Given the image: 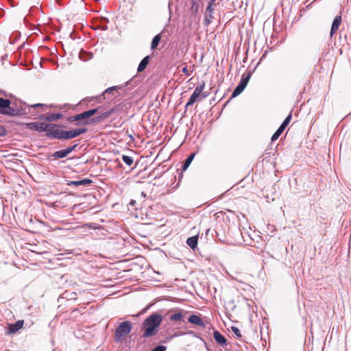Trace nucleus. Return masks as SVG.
I'll list each match as a JSON object with an SVG mask.
<instances>
[{
  "mask_svg": "<svg viewBox=\"0 0 351 351\" xmlns=\"http://www.w3.org/2000/svg\"><path fill=\"white\" fill-rule=\"evenodd\" d=\"M162 319V315L157 312L150 314L141 324L142 337L147 338L155 335L158 332Z\"/></svg>",
  "mask_w": 351,
  "mask_h": 351,
  "instance_id": "1",
  "label": "nucleus"
},
{
  "mask_svg": "<svg viewBox=\"0 0 351 351\" xmlns=\"http://www.w3.org/2000/svg\"><path fill=\"white\" fill-rule=\"evenodd\" d=\"M86 132L87 128H73L69 130H64L62 128H58V130L52 132V135L56 137V139L69 141L78 137Z\"/></svg>",
  "mask_w": 351,
  "mask_h": 351,
  "instance_id": "2",
  "label": "nucleus"
},
{
  "mask_svg": "<svg viewBox=\"0 0 351 351\" xmlns=\"http://www.w3.org/2000/svg\"><path fill=\"white\" fill-rule=\"evenodd\" d=\"M132 330V324L130 321H123L117 327L114 340L116 343L121 341L123 337L130 334Z\"/></svg>",
  "mask_w": 351,
  "mask_h": 351,
  "instance_id": "3",
  "label": "nucleus"
},
{
  "mask_svg": "<svg viewBox=\"0 0 351 351\" xmlns=\"http://www.w3.org/2000/svg\"><path fill=\"white\" fill-rule=\"evenodd\" d=\"M64 126L60 124H54L50 123L41 122L38 123V132H46V136L49 138L56 139L52 135V132L58 130V128H64Z\"/></svg>",
  "mask_w": 351,
  "mask_h": 351,
  "instance_id": "4",
  "label": "nucleus"
},
{
  "mask_svg": "<svg viewBox=\"0 0 351 351\" xmlns=\"http://www.w3.org/2000/svg\"><path fill=\"white\" fill-rule=\"evenodd\" d=\"M29 114V111L27 110V108L23 106L19 107L14 108L11 105H9L6 111L3 114L4 116L14 117H22Z\"/></svg>",
  "mask_w": 351,
  "mask_h": 351,
  "instance_id": "5",
  "label": "nucleus"
},
{
  "mask_svg": "<svg viewBox=\"0 0 351 351\" xmlns=\"http://www.w3.org/2000/svg\"><path fill=\"white\" fill-rule=\"evenodd\" d=\"M292 119V114L290 113L283 121V122L281 123V125L279 126V128L277 129V130L274 132V134L272 135L271 138V141L272 142L276 141L279 136L281 135V134L283 132V131L285 130L286 127L289 125L291 120Z\"/></svg>",
  "mask_w": 351,
  "mask_h": 351,
  "instance_id": "6",
  "label": "nucleus"
},
{
  "mask_svg": "<svg viewBox=\"0 0 351 351\" xmlns=\"http://www.w3.org/2000/svg\"><path fill=\"white\" fill-rule=\"evenodd\" d=\"M24 321L23 320H18L14 324H10L8 327L7 334H14L18 332L20 329H21L23 326Z\"/></svg>",
  "mask_w": 351,
  "mask_h": 351,
  "instance_id": "7",
  "label": "nucleus"
},
{
  "mask_svg": "<svg viewBox=\"0 0 351 351\" xmlns=\"http://www.w3.org/2000/svg\"><path fill=\"white\" fill-rule=\"evenodd\" d=\"M93 180L89 178H84L81 180H68L66 185L68 186H88L93 183Z\"/></svg>",
  "mask_w": 351,
  "mask_h": 351,
  "instance_id": "8",
  "label": "nucleus"
},
{
  "mask_svg": "<svg viewBox=\"0 0 351 351\" xmlns=\"http://www.w3.org/2000/svg\"><path fill=\"white\" fill-rule=\"evenodd\" d=\"M75 117L77 118V122L75 123V125H86L91 123V121H89L88 120L84 111L75 114Z\"/></svg>",
  "mask_w": 351,
  "mask_h": 351,
  "instance_id": "9",
  "label": "nucleus"
},
{
  "mask_svg": "<svg viewBox=\"0 0 351 351\" xmlns=\"http://www.w3.org/2000/svg\"><path fill=\"white\" fill-rule=\"evenodd\" d=\"M213 12L214 9L213 8V6H211V5H208L206 9V13L204 16L205 25L208 26L211 23L212 20L213 19Z\"/></svg>",
  "mask_w": 351,
  "mask_h": 351,
  "instance_id": "10",
  "label": "nucleus"
},
{
  "mask_svg": "<svg viewBox=\"0 0 351 351\" xmlns=\"http://www.w3.org/2000/svg\"><path fill=\"white\" fill-rule=\"evenodd\" d=\"M213 337L215 341L220 346H225L228 345L227 339L218 330H215L213 332Z\"/></svg>",
  "mask_w": 351,
  "mask_h": 351,
  "instance_id": "11",
  "label": "nucleus"
},
{
  "mask_svg": "<svg viewBox=\"0 0 351 351\" xmlns=\"http://www.w3.org/2000/svg\"><path fill=\"white\" fill-rule=\"evenodd\" d=\"M188 322L191 324L201 326V327H205V323L203 321V319L197 315L193 314L189 316L188 318Z\"/></svg>",
  "mask_w": 351,
  "mask_h": 351,
  "instance_id": "12",
  "label": "nucleus"
},
{
  "mask_svg": "<svg viewBox=\"0 0 351 351\" xmlns=\"http://www.w3.org/2000/svg\"><path fill=\"white\" fill-rule=\"evenodd\" d=\"M341 21H342V19H341V15H337L335 17V19L332 21V25H331V28H330V36H332V35L339 29V27L341 25Z\"/></svg>",
  "mask_w": 351,
  "mask_h": 351,
  "instance_id": "13",
  "label": "nucleus"
},
{
  "mask_svg": "<svg viewBox=\"0 0 351 351\" xmlns=\"http://www.w3.org/2000/svg\"><path fill=\"white\" fill-rule=\"evenodd\" d=\"M69 156L65 149L54 152L49 158V160L62 159Z\"/></svg>",
  "mask_w": 351,
  "mask_h": 351,
  "instance_id": "14",
  "label": "nucleus"
},
{
  "mask_svg": "<svg viewBox=\"0 0 351 351\" xmlns=\"http://www.w3.org/2000/svg\"><path fill=\"white\" fill-rule=\"evenodd\" d=\"M114 112L113 109H111L110 110L106 111L103 112L101 114H100L99 117H94L91 119V123H97L101 121H103L107 118H108Z\"/></svg>",
  "mask_w": 351,
  "mask_h": 351,
  "instance_id": "15",
  "label": "nucleus"
},
{
  "mask_svg": "<svg viewBox=\"0 0 351 351\" xmlns=\"http://www.w3.org/2000/svg\"><path fill=\"white\" fill-rule=\"evenodd\" d=\"M9 105H11V101L8 99L0 97V114H3L6 111Z\"/></svg>",
  "mask_w": 351,
  "mask_h": 351,
  "instance_id": "16",
  "label": "nucleus"
},
{
  "mask_svg": "<svg viewBox=\"0 0 351 351\" xmlns=\"http://www.w3.org/2000/svg\"><path fill=\"white\" fill-rule=\"evenodd\" d=\"M196 152L191 153L187 158L183 162V164L182 165V172L185 171L190 166L191 163L193 160L195 156Z\"/></svg>",
  "mask_w": 351,
  "mask_h": 351,
  "instance_id": "17",
  "label": "nucleus"
},
{
  "mask_svg": "<svg viewBox=\"0 0 351 351\" xmlns=\"http://www.w3.org/2000/svg\"><path fill=\"white\" fill-rule=\"evenodd\" d=\"M149 60H150L149 56H147L141 60V61L140 62V63L138 66V69H137V71L138 73L143 71L147 68V66L149 64Z\"/></svg>",
  "mask_w": 351,
  "mask_h": 351,
  "instance_id": "18",
  "label": "nucleus"
},
{
  "mask_svg": "<svg viewBox=\"0 0 351 351\" xmlns=\"http://www.w3.org/2000/svg\"><path fill=\"white\" fill-rule=\"evenodd\" d=\"M186 243L192 250H195L197 247L198 234L189 237Z\"/></svg>",
  "mask_w": 351,
  "mask_h": 351,
  "instance_id": "19",
  "label": "nucleus"
},
{
  "mask_svg": "<svg viewBox=\"0 0 351 351\" xmlns=\"http://www.w3.org/2000/svg\"><path fill=\"white\" fill-rule=\"evenodd\" d=\"M252 71H247V73H246V75H243L240 80V82H239V84L240 86H243L244 88H245L251 78V76L252 75Z\"/></svg>",
  "mask_w": 351,
  "mask_h": 351,
  "instance_id": "20",
  "label": "nucleus"
},
{
  "mask_svg": "<svg viewBox=\"0 0 351 351\" xmlns=\"http://www.w3.org/2000/svg\"><path fill=\"white\" fill-rule=\"evenodd\" d=\"M205 87V82L202 81L201 82L198 83L197 86L195 87L193 94L197 96V97H199L201 96V93H202L204 88Z\"/></svg>",
  "mask_w": 351,
  "mask_h": 351,
  "instance_id": "21",
  "label": "nucleus"
},
{
  "mask_svg": "<svg viewBox=\"0 0 351 351\" xmlns=\"http://www.w3.org/2000/svg\"><path fill=\"white\" fill-rule=\"evenodd\" d=\"M63 117L61 112L58 113H50L47 114V122H51L60 119Z\"/></svg>",
  "mask_w": 351,
  "mask_h": 351,
  "instance_id": "22",
  "label": "nucleus"
},
{
  "mask_svg": "<svg viewBox=\"0 0 351 351\" xmlns=\"http://www.w3.org/2000/svg\"><path fill=\"white\" fill-rule=\"evenodd\" d=\"M169 319L173 322H184V315L181 311L172 314L169 317Z\"/></svg>",
  "mask_w": 351,
  "mask_h": 351,
  "instance_id": "23",
  "label": "nucleus"
},
{
  "mask_svg": "<svg viewBox=\"0 0 351 351\" xmlns=\"http://www.w3.org/2000/svg\"><path fill=\"white\" fill-rule=\"evenodd\" d=\"M121 88H122V86H114L109 87L104 90V92L103 93V95H104V98H106V95H109V94L113 95L114 91H116L119 89H121Z\"/></svg>",
  "mask_w": 351,
  "mask_h": 351,
  "instance_id": "24",
  "label": "nucleus"
},
{
  "mask_svg": "<svg viewBox=\"0 0 351 351\" xmlns=\"http://www.w3.org/2000/svg\"><path fill=\"white\" fill-rule=\"evenodd\" d=\"M245 88H244L242 86H240L238 84L237 86H236V88L234 89V90H233V92L232 93V95L230 97V99L236 97L238 95H239L245 90Z\"/></svg>",
  "mask_w": 351,
  "mask_h": 351,
  "instance_id": "25",
  "label": "nucleus"
},
{
  "mask_svg": "<svg viewBox=\"0 0 351 351\" xmlns=\"http://www.w3.org/2000/svg\"><path fill=\"white\" fill-rule=\"evenodd\" d=\"M160 40H161L160 35V34H156L152 38V43H151V49H156L158 46Z\"/></svg>",
  "mask_w": 351,
  "mask_h": 351,
  "instance_id": "26",
  "label": "nucleus"
},
{
  "mask_svg": "<svg viewBox=\"0 0 351 351\" xmlns=\"http://www.w3.org/2000/svg\"><path fill=\"white\" fill-rule=\"evenodd\" d=\"M199 0H191V10L195 14L199 11Z\"/></svg>",
  "mask_w": 351,
  "mask_h": 351,
  "instance_id": "27",
  "label": "nucleus"
},
{
  "mask_svg": "<svg viewBox=\"0 0 351 351\" xmlns=\"http://www.w3.org/2000/svg\"><path fill=\"white\" fill-rule=\"evenodd\" d=\"M101 106H99L97 108H92V109H90L88 110L84 111L87 119H88V118L91 117L92 116L95 115L99 111V110L101 109Z\"/></svg>",
  "mask_w": 351,
  "mask_h": 351,
  "instance_id": "28",
  "label": "nucleus"
},
{
  "mask_svg": "<svg viewBox=\"0 0 351 351\" xmlns=\"http://www.w3.org/2000/svg\"><path fill=\"white\" fill-rule=\"evenodd\" d=\"M122 160L128 165L131 166L134 162V159L132 156L123 155Z\"/></svg>",
  "mask_w": 351,
  "mask_h": 351,
  "instance_id": "29",
  "label": "nucleus"
},
{
  "mask_svg": "<svg viewBox=\"0 0 351 351\" xmlns=\"http://www.w3.org/2000/svg\"><path fill=\"white\" fill-rule=\"evenodd\" d=\"M38 122H30V123H26V128L29 130H32L38 132Z\"/></svg>",
  "mask_w": 351,
  "mask_h": 351,
  "instance_id": "30",
  "label": "nucleus"
},
{
  "mask_svg": "<svg viewBox=\"0 0 351 351\" xmlns=\"http://www.w3.org/2000/svg\"><path fill=\"white\" fill-rule=\"evenodd\" d=\"M79 57H80L81 59L84 58V60H86L90 58V57H92V55L82 49L79 53Z\"/></svg>",
  "mask_w": 351,
  "mask_h": 351,
  "instance_id": "31",
  "label": "nucleus"
},
{
  "mask_svg": "<svg viewBox=\"0 0 351 351\" xmlns=\"http://www.w3.org/2000/svg\"><path fill=\"white\" fill-rule=\"evenodd\" d=\"M231 330L233 332V333L235 335V336L237 339H240L242 337L241 331L237 327L232 326Z\"/></svg>",
  "mask_w": 351,
  "mask_h": 351,
  "instance_id": "32",
  "label": "nucleus"
},
{
  "mask_svg": "<svg viewBox=\"0 0 351 351\" xmlns=\"http://www.w3.org/2000/svg\"><path fill=\"white\" fill-rule=\"evenodd\" d=\"M77 147H78V144L75 143V144H73L72 145L67 147L66 148H65V149H66V151H67V153L69 155L71 152L75 151Z\"/></svg>",
  "mask_w": 351,
  "mask_h": 351,
  "instance_id": "33",
  "label": "nucleus"
},
{
  "mask_svg": "<svg viewBox=\"0 0 351 351\" xmlns=\"http://www.w3.org/2000/svg\"><path fill=\"white\" fill-rule=\"evenodd\" d=\"M197 96L192 93L188 100V105H193L197 100Z\"/></svg>",
  "mask_w": 351,
  "mask_h": 351,
  "instance_id": "34",
  "label": "nucleus"
},
{
  "mask_svg": "<svg viewBox=\"0 0 351 351\" xmlns=\"http://www.w3.org/2000/svg\"><path fill=\"white\" fill-rule=\"evenodd\" d=\"M167 347L162 345H158L154 347L151 351H166Z\"/></svg>",
  "mask_w": 351,
  "mask_h": 351,
  "instance_id": "35",
  "label": "nucleus"
},
{
  "mask_svg": "<svg viewBox=\"0 0 351 351\" xmlns=\"http://www.w3.org/2000/svg\"><path fill=\"white\" fill-rule=\"evenodd\" d=\"M7 130L5 126L0 124V136L3 137L7 135Z\"/></svg>",
  "mask_w": 351,
  "mask_h": 351,
  "instance_id": "36",
  "label": "nucleus"
},
{
  "mask_svg": "<svg viewBox=\"0 0 351 351\" xmlns=\"http://www.w3.org/2000/svg\"><path fill=\"white\" fill-rule=\"evenodd\" d=\"M45 105L43 104H33V105H31V106H27L25 107L27 108V110L29 112V108H38V107H43Z\"/></svg>",
  "mask_w": 351,
  "mask_h": 351,
  "instance_id": "37",
  "label": "nucleus"
},
{
  "mask_svg": "<svg viewBox=\"0 0 351 351\" xmlns=\"http://www.w3.org/2000/svg\"><path fill=\"white\" fill-rule=\"evenodd\" d=\"M184 335H186V333L184 332L178 331V332H175L171 336V338L176 337H180V336Z\"/></svg>",
  "mask_w": 351,
  "mask_h": 351,
  "instance_id": "38",
  "label": "nucleus"
},
{
  "mask_svg": "<svg viewBox=\"0 0 351 351\" xmlns=\"http://www.w3.org/2000/svg\"><path fill=\"white\" fill-rule=\"evenodd\" d=\"M66 120L69 122H73V121H75V123L77 122V118L75 117V114L73 116L68 117L66 118Z\"/></svg>",
  "mask_w": 351,
  "mask_h": 351,
  "instance_id": "39",
  "label": "nucleus"
},
{
  "mask_svg": "<svg viewBox=\"0 0 351 351\" xmlns=\"http://www.w3.org/2000/svg\"><path fill=\"white\" fill-rule=\"evenodd\" d=\"M182 73H184L185 75H186L187 76H189L191 75V73L189 72V70H188V68L187 66H184L182 69Z\"/></svg>",
  "mask_w": 351,
  "mask_h": 351,
  "instance_id": "40",
  "label": "nucleus"
},
{
  "mask_svg": "<svg viewBox=\"0 0 351 351\" xmlns=\"http://www.w3.org/2000/svg\"><path fill=\"white\" fill-rule=\"evenodd\" d=\"M23 105H26V104L25 103H22V102H21L19 104H18L16 102H13V103L11 102V106H14V108L19 107L20 106H23Z\"/></svg>",
  "mask_w": 351,
  "mask_h": 351,
  "instance_id": "41",
  "label": "nucleus"
},
{
  "mask_svg": "<svg viewBox=\"0 0 351 351\" xmlns=\"http://www.w3.org/2000/svg\"><path fill=\"white\" fill-rule=\"evenodd\" d=\"M47 114H40L39 115L38 117V119L41 120V121H47Z\"/></svg>",
  "mask_w": 351,
  "mask_h": 351,
  "instance_id": "42",
  "label": "nucleus"
},
{
  "mask_svg": "<svg viewBox=\"0 0 351 351\" xmlns=\"http://www.w3.org/2000/svg\"><path fill=\"white\" fill-rule=\"evenodd\" d=\"M186 335H193V337H197V335L196 332H195L193 330H189L187 332H185Z\"/></svg>",
  "mask_w": 351,
  "mask_h": 351,
  "instance_id": "43",
  "label": "nucleus"
},
{
  "mask_svg": "<svg viewBox=\"0 0 351 351\" xmlns=\"http://www.w3.org/2000/svg\"><path fill=\"white\" fill-rule=\"evenodd\" d=\"M208 95H209V93H208V92H206V91H205V92H203V91H202V93H201V97H202V98H206V97H207Z\"/></svg>",
  "mask_w": 351,
  "mask_h": 351,
  "instance_id": "44",
  "label": "nucleus"
},
{
  "mask_svg": "<svg viewBox=\"0 0 351 351\" xmlns=\"http://www.w3.org/2000/svg\"><path fill=\"white\" fill-rule=\"evenodd\" d=\"M215 0H209L208 5H211L213 6L214 5Z\"/></svg>",
  "mask_w": 351,
  "mask_h": 351,
  "instance_id": "45",
  "label": "nucleus"
},
{
  "mask_svg": "<svg viewBox=\"0 0 351 351\" xmlns=\"http://www.w3.org/2000/svg\"><path fill=\"white\" fill-rule=\"evenodd\" d=\"M7 58H8V55L5 54V55L1 56V60L4 61Z\"/></svg>",
  "mask_w": 351,
  "mask_h": 351,
  "instance_id": "46",
  "label": "nucleus"
},
{
  "mask_svg": "<svg viewBox=\"0 0 351 351\" xmlns=\"http://www.w3.org/2000/svg\"><path fill=\"white\" fill-rule=\"evenodd\" d=\"M132 82H133V80H132H132H129L128 82H127L125 83V86H128V85H130V84H132Z\"/></svg>",
  "mask_w": 351,
  "mask_h": 351,
  "instance_id": "47",
  "label": "nucleus"
},
{
  "mask_svg": "<svg viewBox=\"0 0 351 351\" xmlns=\"http://www.w3.org/2000/svg\"><path fill=\"white\" fill-rule=\"evenodd\" d=\"M191 105H188V101L186 102V105H185V109L186 110L187 108H189V106H190Z\"/></svg>",
  "mask_w": 351,
  "mask_h": 351,
  "instance_id": "48",
  "label": "nucleus"
},
{
  "mask_svg": "<svg viewBox=\"0 0 351 351\" xmlns=\"http://www.w3.org/2000/svg\"><path fill=\"white\" fill-rule=\"evenodd\" d=\"M135 202H135L134 200H131V202H130V204H131V205H134V204H135Z\"/></svg>",
  "mask_w": 351,
  "mask_h": 351,
  "instance_id": "49",
  "label": "nucleus"
},
{
  "mask_svg": "<svg viewBox=\"0 0 351 351\" xmlns=\"http://www.w3.org/2000/svg\"><path fill=\"white\" fill-rule=\"evenodd\" d=\"M145 311H146V309L143 310V311L142 313H138L137 315H136L135 316H139V315H140L141 313H144Z\"/></svg>",
  "mask_w": 351,
  "mask_h": 351,
  "instance_id": "50",
  "label": "nucleus"
},
{
  "mask_svg": "<svg viewBox=\"0 0 351 351\" xmlns=\"http://www.w3.org/2000/svg\"><path fill=\"white\" fill-rule=\"evenodd\" d=\"M129 137H130L131 139L134 140V138H133V136H132V135L130 134V135H129Z\"/></svg>",
  "mask_w": 351,
  "mask_h": 351,
  "instance_id": "51",
  "label": "nucleus"
},
{
  "mask_svg": "<svg viewBox=\"0 0 351 351\" xmlns=\"http://www.w3.org/2000/svg\"><path fill=\"white\" fill-rule=\"evenodd\" d=\"M56 106H53V105H51L50 106V108H56Z\"/></svg>",
  "mask_w": 351,
  "mask_h": 351,
  "instance_id": "52",
  "label": "nucleus"
},
{
  "mask_svg": "<svg viewBox=\"0 0 351 351\" xmlns=\"http://www.w3.org/2000/svg\"><path fill=\"white\" fill-rule=\"evenodd\" d=\"M209 230H210L209 229H208V230H206V235L208 234Z\"/></svg>",
  "mask_w": 351,
  "mask_h": 351,
  "instance_id": "53",
  "label": "nucleus"
},
{
  "mask_svg": "<svg viewBox=\"0 0 351 351\" xmlns=\"http://www.w3.org/2000/svg\"><path fill=\"white\" fill-rule=\"evenodd\" d=\"M103 29H104V30L107 29V26L103 27Z\"/></svg>",
  "mask_w": 351,
  "mask_h": 351,
  "instance_id": "54",
  "label": "nucleus"
},
{
  "mask_svg": "<svg viewBox=\"0 0 351 351\" xmlns=\"http://www.w3.org/2000/svg\"><path fill=\"white\" fill-rule=\"evenodd\" d=\"M246 59H247V58L243 59V62H245Z\"/></svg>",
  "mask_w": 351,
  "mask_h": 351,
  "instance_id": "55",
  "label": "nucleus"
},
{
  "mask_svg": "<svg viewBox=\"0 0 351 351\" xmlns=\"http://www.w3.org/2000/svg\"><path fill=\"white\" fill-rule=\"evenodd\" d=\"M104 20H105L106 21H107V22L108 21V19H106V18H105V19H104Z\"/></svg>",
  "mask_w": 351,
  "mask_h": 351,
  "instance_id": "56",
  "label": "nucleus"
}]
</instances>
